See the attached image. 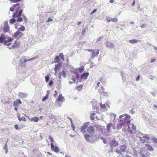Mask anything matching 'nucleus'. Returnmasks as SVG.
I'll list each match as a JSON object with an SVG mask.
<instances>
[{"instance_id":"obj_17","label":"nucleus","mask_w":157,"mask_h":157,"mask_svg":"<svg viewBox=\"0 0 157 157\" xmlns=\"http://www.w3.org/2000/svg\"><path fill=\"white\" fill-rule=\"evenodd\" d=\"M18 95L20 98H23L26 97L28 95V94L22 92H20L18 93Z\"/></svg>"},{"instance_id":"obj_63","label":"nucleus","mask_w":157,"mask_h":157,"mask_svg":"<svg viewBox=\"0 0 157 157\" xmlns=\"http://www.w3.org/2000/svg\"><path fill=\"white\" fill-rule=\"evenodd\" d=\"M23 19H24V20L25 21H26L27 20V18H26V17L25 16H24L23 17Z\"/></svg>"},{"instance_id":"obj_7","label":"nucleus","mask_w":157,"mask_h":157,"mask_svg":"<svg viewBox=\"0 0 157 157\" xmlns=\"http://www.w3.org/2000/svg\"><path fill=\"white\" fill-rule=\"evenodd\" d=\"M90 123L89 122H87L85 123L82 125L81 127V131L82 132L84 133L86 132L85 130L86 129L89 125V124Z\"/></svg>"},{"instance_id":"obj_25","label":"nucleus","mask_w":157,"mask_h":157,"mask_svg":"<svg viewBox=\"0 0 157 157\" xmlns=\"http://www.w3.org/2000/svg\"><path fill=\"white\" fill-rule=\"evenodd\" d=\"M19 5L20 4L18 3L12 6L10 8V10L12 12L13 11L15 8L16 7L19 6Z\"/></svg>"},{"instance_id":"obj_3","label":"nucleus","mask_w":157,"mask_h":157,"mask_svg":"<svg viewBox=\"0 0 157 157\" xmlns=\"http://www.w3.org/2000/svg\"><path fill=\"white\" fill-rule=\"evenodd\" d=\"M142 137L140 138L139 141L142 143H144L147 142V141L150 140L149 135L147 134H142Z\"/></svg>"},{"instance_id":"obj_60","label":"nucleus","mask_w":157,"mask_h":157,"mask_svg":"<svg viewBox=\"0 0 157 157\" xmlns=\"http://www.w3.org/2000/svg\"><path fill=\"white\" fill-rule=\"evenodd\" d=\"M94 127H99V128H100L101 127V125H98V124H95V125H94Z\"/></svg>"},{"instance_id":"obj_16","label":"nucleus","mask_w":157,"mask_h":157,"mask_svg":"<svg viewBox=\"0 0 157 157\" xmlns=\"http://www.w3.org/2000/svg\"><path fill=\"white\" fill-rule=\"evenodd\" d=\"M89 75V74L88 72L84 73L81 75V78L82 79L86 80Z\"/></svg>"},{"instance_id":"obj_6","label":"nucleus","mask_w":157,"mask_h":157,"mask_svg":"<svg viewBox=\"0 0 157 157\" xmlns=\"http://www.w3.org/2000/svg\"><path fill=\"white\" fill-rule=\"evenodd\" d=\"M90 123L89 122H87L85 123L82 125L81 127V131L82 132L84 133L86 132L85 130L86 129L89 125V124Z\"/></svg>"},{"instance_id":"obj_31","label":"nucleus","mask_w":157,"mask_h":157,"mask_svg":"<svg viewBox=\"0 0 157 157\" xmlns=\"http://www.w3.org/2000/svg\"><path fill=\"white\" fill-rule=\"evenodd\" d=\"M10 30V28L9 26H4L3 28V30L5 32H8Z\"/></svg>"},{"instance_id":"obj_29","label":"nucleus","mask_w":157,"mask_h":157,"mask_svg":"<svg viewBox=\"0 0 157 157\" xmlns=\"http://www.w3.org/2000/svg\"><path fill=\"white\" fill-rule=\"evenodd\" d=\"M138 40L135 39L129 40V42L131 44H135L138 43Z\"/></svg>"},{"instance_id":"obj_56","label":"nucleus","mask_w":157,"mask_h":157,"mask_svg":"<svg viewBox=\"0 0 157 157\" xmlns=\"http://www.w3.org/2000/svg\"><path fill=\"white\" fill-rule=\"evenodd\" d=\"M53 84V82L52 81V80H51L50 82H49V85L50 86H51Z\"/></svg>"},{"instance_id":"obj_43","label":"nucleus","mask_w":157,"mask_h":157,"mask_svg":"<svg viewBox=\"0 0 157 157\" xmlns=\"http://www.w3.org/2000/svg\"><path fill=\"white\" fill-rule=\"evenodd\" d=\"M111 20L113 22H117L118 21V19L117 18H112L111 19Z\"/></svg>"},{"instance_id":"obj_58","label":"nucleus","mask_w":157,"mask_h":157,"mask_svg":"<svg viewBox=\"0 0 157 157\" xmlns=\"http://www.w3.org/2000/svg\"><path fill=\"white\" fill-rule=\"evenodd\" d=\"M155 60L156 59H154V58L151 59V63H152L154 62V61H155Z\"/></svg>"},{"instance_id":"obj_38","label":"nucleus","mask_w":157,"mask_h":157,"mask_svg":"<svg viewBox=\"0 0 157 157\" xmlns=\"http://www.w3.org/2000/svg\"><path fill=\"white\" fill-rule=\"evenodd\" d=\"M115 151L118 154H122V151L121 150L116 149L115 150Z\"/></svg>"},{"instance_id":"obj_44","label":"nucleus","mask_w":157,"mask_h":157,"mask_svg":"<svg viewBox=\"0 0 157 157\" xmlns=\"http://www.w3.org/2000/svg\"><path fill=\"white\" fill-rule=\"evenodd\" d=\"M86 32V29L85 28H84L82 29V35H84L85 33Z\"/></svg>"},{"instance_id":"obj_18","label":"nucleus","mask_w":157,"mask_h":157,"mask_svg":"<svg viewBox=\"0 0 157 157\" xmlns=\"http://www.w3.org/2000/svg\"><path fill=\"white\" fill-rule=\"evenodd\" d=\"M100 82H98L97 84V86L96 87V88H98L99 87V85L100 83H101L102 85H104V83H105L104 81V79L103 78V77H101L99 79Z\"/></svg>"},{"instance_id":"obj_49","label":"nucleus","mask_w":157,"mask_h":157,"mask_svg":"<svg viewBox=\"0 0 157 157\" xmlns=\"http://www.w3.org/2000/svg\"><path fill=\"white\" fill-rule=\"evenodd\" d=\"M14 127L17 130H19L20 129L19 128L18 125L17 124L14 125Z\"/></svg>"},{"instance_id":"obj_62","label":"nucleus","mask_w":157,"mask_h":157,"mask_svg":"<svg viewBox=\"0 0 157 157\" xmlns=\"http://www.w3.org/2000/svg\"><path fill=\"white\" fill-rule=\"evenodd\" d=\"M145 24H142L140 26V27L142 28H144L145 27Z\"/></svg>"},{"instance_id":"obj_35","label":"nucleus","mask_w":157,"mask_h":157,"mask_svg":"<svg viewBox=\"0 0 157 157\" xmlns=\"http://www.w3.org/2000/svg\"><path fill=\"white\" fill-rule=\"evenodd\" d=\"M59 56L61 59L63 61H64V56L62 53H60L59 54Z\"/></svg>"},{"instance_id":"obj_23","label":"nucleus","mask_w":157,"mask_h":157,"mask_svg":"<svg viewBox=\"0 0 157 157\" xmlns=\"http://www.w3.org/2000/svg\"><path fill=\"white\" fill-rule=\"evenodd\" d=\"M39 120V118L37 117H33L30 119V121L32 122H38Z\"/></svg>"},{"instance_id":"obj_15","label":"nucleus","mask_w":157,"mask_h":157,"mask_svg":"<svg viewBox=\"0 0 157 157\" xmlns=\"http://www.w3.org/2000/svg\"><path fill=\"white\" fill-rule=\"evenodd\" d=\"M105 89L102 86H101L100 88L99 89L98 91L100 93L101 95H106L107 94V92L104 91Z\"/></svg>"},{"instance_id":"obj_20","label":"nucleus","mask_w":157,"mask_h":157,"mask_svg":"<svg viewBox=\"0 0 157 157\" xmlns=\"http://www.w3.org/2000/svg\"><path fill=\"white\" fill-rule=\"evenodd\" d=\"M6 37L4 34L3 33L1 34L0 36V43L3 44L4 42V40H5Z\"/></svg>"},{"instance_id":"obj_5","label":"nucleus","mask_w":157,"mask_h":157,"mask_svg":"<svg viewBox=\"0 0 157 157\" xmlns=\"http://www.w3.org/2000/svg\"><path fill=\"white\" fill-rule=\"evenodd\" d=\"M13 39L10 37L6 38V37L5 40H4L3 44L7 46L10 45L12 42Z\"/></svg>"},{"instance_id":"obj_1","label":"nucleus","mask_w":157,"mask_h":157,"mask_svg":"<svg viewBox=\"0 0 157 157\" xmlns=\"http://www.w3.org/2000/svg\"><path fill=\"white\" fill-rule=\"evenodd\" d=\"M120 118H121L120 121L121 122L122 121L123 122L121 123L117 126V128H121L122 127V126L123 125L125 122H127V123H130V119L131 118V117L128 114H125L121 115L120 116Z\"/></svg>"},{"instance_id":"obj_8","label":"nucleus","mask_w":157,"mask_h":157,"mask_svg":"<svg viewBox=\"0 0 157 157\" xmlns=\"http://www.w3.org/2000/svg\"><path fill=\"white\" fill-rule=\"evenodd\" d=\"M23 35V34L21 32L19 31H17L14 33L13 36L16 38L19 39Z\"/></svg>"},{"instance_id":"obj_28","label":"nucleus","mask_w":157,"mask_h":157,"mask_svg":"<svg viewBox=\"0 0 157 157\" xmlns=\"http://www.w3.org/2000/svg\"><path fill=\"white\" fill-rule=\"evenodd\" d=\"M96 113H92L90 115V119L91 120H94L95 119V115Z\"/></svg>"},{"instance_id":"obj_57","label":"nucleus","mask_w":157,"mask_h":157,"mask_svg":"<svg viewBox=\"0 0 157 157\" xmlns=\"http://www.w3.org/2000/svg\"><path fill=\"white\" fill-rule=\"evenodd\" d=\"M102 36H101L99 37L97 40V41H100L102 38Z\"/></svg>"},{"instance_id":"obj_52","label":"nucleus","mask_w":157,"mask_h":157,"mask_svg":"<svg viewBox=\"0 0 157 157\" xmlns=\"http://www.w3.org/2000/svg\"><path fill=\"white\" fill-rule=\"evenodd\" d=\"M55 93L54 94V96L55 97H56L58 95V92L56 90L55 91Z\"/></svg>"},{"instance_id":"obj_10","label":"nucleus","mask_w":157,"mask_h":157,"mask_svg":"<svg viewBox=\"0 0 157 157\" xmlns=\"http://www.w3.org/2000/svg\"><path fill=\"white\" fill-rule=\"evenodd\" d=\"M111 147H113L117 146L118 145V142L115 139L111 140L109 143Z\"/></svg>"},{"instance_id":"obj_32","label":"nucleus","mask_w":157,"mask_h":157,"mask_svg":"<svg viewBox=\"0 0 157 157\" xmlns=\"http://www.w3.org/2000/svg\"><path fill=\"white\" fill-rule=\"evenodd\" d=\"M54 62L55 63H58L59 62L60 59L59 57L58 56H56L54 58Z\"/></svg>"},{"instance_id":"obj_40","label":"nucleus","mask_w":157,"mask_h":157,"mask_svg":"<svg viewBox=\"0 0 157 157\" xmlns=\"http://www.w3.org/2000/svg\"><path fill=\"white\" fill-rule=\"evenodd\" d=\"M45 81L46 82H47L49 81L50 78V77L49 75H47L45 77Z\"/></svg>"},{"instance_id":"obj_11","label":"nucleus","mask_w":157,"mask_h":157,"mask_svg":"<svg viewBox=\"0 0 157 157\" xmlns=\"http://www.w3.org/2000/svg\"><path fill=\"white\" fill-rule=\"evenodd\" d=\"M99 50H93L91 52V58H94L98 56Z\"/></svg>"},{"instance_id":"obj_26","label":"nucleus","mask_w":157,"mask_h":157,"mask_svg":"<svg viewBox=\"0 0 157 157\" xmlns=\"http://www.w3.org/2000/svg\"><path fill=\"white\" fill-rule=\"evenodd\" d=\"M64 97L62 96V94H60L58 97L57 100L58 101H62L64 99Z\"/></svg>"},{"instance_id":"obj_9","label":"nucleus","mask_w":157,"mask_h":157,"mask_svg":"<svg viewBox=\"0 0 157 157\" xmlns=\"http://www.w3.org/2000/svg\"><path fill=\"white\" fill-rule=\"evenodd\" d=\"M51 147L52 151H54L56 153H58L59 152V147L56 146H54L53 144H51Z\"/></svg>"},{"instance_id":"obj_19","label":"nucleus","mask_w":157,"mask_h":157,"mask_svg":"<svg viewBox=\"0 0 157 157\" xmlns=\"http://www.w3.org/2000/svg\"><path fill=\"white\" fill-rule=\"evenodd\" d=\"M120 150L122 152H126L127 146L125 145H122L120 146Z\"/></svg>"},{"instance_id":"obj_12","label":"nucleus","mask_w":157,"mask_h":157,"mask_svg":"<svg viewBox=\"0 0 157 157\" xmlns=\"http://www.w3.org/2000/svg\"><path fill=\"white\" fill-rule=\"evenodd\" d=\"M72 79L73 81L75 82L76 79L78 78L79 75L77 72H72Z\"/></svg>"},{"instance_id":"obj_14","label":"nucleus","mask_w":157,"mask_h":157,"mask_svg":"<svg viewBox=\"0 0 157 157\" xmlns=\"http://www.w3.org/2000/svg\"><path fill=\"white\" fill-rule=\"evenodd\" d=\"M87 132L90 134H94L95 132V129L93 127L90 126L88 127Z\"/></svg>"},{"instance_id":"obj_4","label":"nucleus","mask_w":157,"mask_h":157,"mask_svg":"<svg viewBox=\"0 0 157 157\" xmlns=\"http://www.w3.org/2000/svg\"><path fill=\"white\" fill-rule=\"evenodd\" d=\"M136 127L134 125L132 124H130L128 126V131L131 134H134L136 132Z\"/></svg>"},{"instance_id":"obj_45","label":"nucleus","mask_w":157,"mask_h":157,"mask_svg":"<svg viewBox=\"0 0 157 157\" xmlns=\"http://www.w3.org/2000/svg\"><path fill=\"white\" fill-rule=\"evenodd\" d=\"M100 106L101 107L102 109H105L106 108L105 105L104 104H102L101 103H100Z\"/></svg>"},{"instance_id":"obj_53","label":"nucleus","mask_w":157,"mask_h":157,"mask_svg":"<svg viewBox=\"0 0 157 157\" xmlns=\"http://www.w3.org/2000/svg\"><path fill=\"white\" fill-rule=\"evenodd\" d=\"M8 22L7 21H5L4 24V26H8Z\"/></svg>"},{"instance_id":"obj_34","label":"nucleus","mask_w":157,"mask_h":157,"mask_svg":"<svg viewBox=\"0 0 157 157\" xmlns=\"http://www.w3.org/2000/svg\"><path fill=\"white\" fill-rule=\"evenodd\" d=\"M20 116L19 115L17 117H18V119L19 121H26L25 118L24 117H22L21 118L20 117Z\"/></svg>"},{"instance_id":"obj_2","label":"nucleus","mask_w":157,"mask_h":157,"mask_svg":"<svg viewBox=\"0 0 157 157\" xmlns=\"http://www.w3.org/2000/svg\"><path fill=\"white\" fill-rule=\"evenodd\" d=\"M20 8L19 7H18L15 13L13 14L12 15L13 18L10 19L9 21L10 24H12L16 22V20L15 19V17L18 18L21 15L23 10L22 9H21L18 12V10L20 9Z\"/></svg>"},{"instance_id":"obj_21","label":"nucleus","mask_w":157,"mask_h":157,"mask_svg":"<svg viewBox=\"0 0 157 157\" xmlns=\"http://www.w3.org/2000/svg\"><path fill=\"white\" fill-rule=\"evenodd\" d=\"M145 145L147 148L148 150L150 151H153L154 150V149L153 148L150 144H145Z\"/></svg>"},{"instance_id":"obj_55","label":"nucleus","mask_w":157,"mask_h":157,"mask_svg":"<svg viewBox=\"0 0 157 157\" xmlns=\"http://www.w3.org/2000/svg\"><path fill=\"white\" fill-rule=\"evenodd\" d=\"M97 11V9H94L90 13V15H92L94 13H95Z\"/></svg>"},{"instance_id":"obj_54","label":"nucleus","mask_w":157,"mask_h":157,"mask_svg":"<svg viewBox=\"0 0 157 157\" xmlns=\"http://www.w3.org/2000/svg\"><path fill=\"white\" fill-rule=\"evenodd\" d=\"M52 21L53 20L51 18L49 17L48 18V19L47 20L46 22H48L50 21Z\"/></svg>"},{"instance_id":"obj_41","label":"nucleus","mask_w":157,"mask_h":157,"mask_svg":"<svg viewBox=\"0 0 157 157\" xmlns=\"http://www.w3.org/2000/svg\"><path fill=\"white\" fill-rule=\"evenodd\" d=\"M49 139L51 142V143L53 144L54 142V140L53 139L51 136H49Z\"/></svg>"},{"instance_id":"obj_39","label":"nucleus","mask_w":157,"mask_h":157,"mask_svg":"<svg viewBox=\"0 0 157 157\" xmlns=\"http://www.w3.org/2000/svg\"><path fill=\"white\" fill-rule=\"evenodd\" d=\"M48 97V93L47 95L43 98L42 99V101H45L46 99H47Z\"/></svg>"},{"instance_id":"obj_42","label":"nucleus","mask_w":157,"mask_h":157,"mask_svg":"<svg viewBox=\"0 0 157 157\" xmlns=\"http://www.w3.org/2000/svg\"><path fill=\"white\" fill-rule=\"evenodd\" d=\"M84 68L83 67H81L79 68L78 69L79 72L80 73L84 71Z\"/></svg>"},{"instance_id":"obj_36","label":"nucleus","mask_w":157,"mask_h":157,"mask_svg":"<svg viewBox=\"0 0 157 157\" xmlns=\"http://www.w3.org/2000/svg\"><path fill=\"white\" fill-rule=\"evenodd\" d=\"M112 125V124L111 123L107 124V128L108 131H109L110 127Z\"/></svg>"},{"instance_id":"obj_46","label":"nucleus","mask_w":157,"mask_h":157,"mask_svg":"<svg viewBox=\"0 0 157 157\" xmlns=\"http://www.w3.org/2000/svg\"><path fill=\"white\" fill-rule=\"evenodd\" d=\"M18 18L17 19V21L18 22H21L23 20V19L22 17H18Z\"/></svg>"},{"instance_id":"obj_33","label":"nucleus","mask_w":157,"mask_h":157,"mask_svg":"<svg viewBox=\"0 0 157 157\" xmlns=\"http://www.w3.org/2000/svg\"><path fill=\"white\" fill-rule=\"evenodd\" d=\"M83 87V86L82 85H80L77 86L76 88V89L78 91H81Z\"/></svg>"},{"instance_id":"obj_30","label":"nucleus","mask_w":157,"mask_h":157,"mask_svg":"<svg viewBox=\"0 0 157 157\" xmlns=\"http://www.w3.org/2000/svg\"><path fill=\"white\" fill-rule=\"evenodd\" d=\"M152 141L154 144H157V138L155 137H153L152 138Z\"/></svg>"},{"instance_id":"obj_50","label":"nucleus","mask_w":157,"mask_h":157,"mask_svg":"<svg viewBox=\"0 0 157 157\" xmlns=\"http://www.w3.org/2000/svg\"><path fill=\"white\" fill-rule=\"evenodd\" d=\"M18 104L16 101L13 102V105L15 106V107L17 106Z\"/></svg>"},{"instance_id":"obj_64","label":"nucleus","mask_w":157,"mask_h":157,"mask_svg":"<svg viewBox=\"0 0 157 157\" xmlns=\"http://www.w3.org/2000/svg\"><path fill=\"white\" fill-rule=\"evenodd\" d=\"M140 78V75H138L136 78V80L137 81H138L139 80Z\"/></svg>"},{"instance_id":"obj_37","label":"nucleus","mask_w":157,"mask_h":157,"mask_svg":"<svg viewBox=\"0 0 157 157\" xmlns=\"http://www.w3.org/2000/svg\"><path fill=\"white\" fill-rule=\"evenodd\" d=\"M19 30L22 31H24L25 30V28L24 26L21 25L19 29Z\"/></svg>"},{"instance_id":"obj_59","label":"nucleus","mask_w":157,"mask_h":157,"mask_svg":"<svg viewBox=\"0 0 157 157\" xmlns=\"http://www.w3.org/2000/svg\"><path fill=\"white\" fill-rule=\"evenodd\" d=\"M35 58H31L28 60H25L24 61L25 62H27V61H31V60H32L33 59H35Z\"/></svg>"},{"instance_id":"obj_13","label":"nucleus","mask_w":157,"mask_h":157,"mask_svg":"<svg viewBox=\"0 0 157 157\" xmlns=\"http://www.w3.org/2000/svg\"><path fill=\"white\" fill-rule=\"evenodd\" d=\"M105 45L109 49H112L114 47L113 44L110 41H107L105 43Z\"/></svg>"},{"instance_id":"obj_61","label":"nucleus","mask_w":157,"mask_h":157,"mask_svg":"<svg viewBox=\"0 0 157 157\" xmlns=\"http://www.w3.org/2000/svg\"><path fill=\"white\" fill-rule=\"evenodd\" d=\"M25 127V126L21 124V125H20V126L19 127V128L21 129V128H23V127Z\"/></svg>"},{"instance_id":"obj_24","label":"nucleus","mask_w":157,"mask_h":157,"mask_svg":"<svg viewBox=\"0 0 157 157\" xmlns=\"http://www.w3.org/2000/svg\"><path fill=\"white\" fill-rule=\"evenodd\" d=\"M19 46V43L17 42V41H16L14 42L13 45L12 46V47L10 48V49L11 48H17Z\"/></svg>"},{"instance_id":"obj_51","label":"nucleus","mask_w":157,"mask_h":157,"mask_svg":"<svg viewBox=\"0 0 157 157\" xmlns=\"http://www.w3.org/2000/svg\"><path fill=\"white\" fill-rule=\"evenodd\" d=\"M106 20L107 22H109L111 21V18H110L109 17H107L106 18Z\"/></svg>"},{"instance_id":"obj_48","label":"nucleus","mask_w":157,"mask_h":157,"mask_svg":"<svg viewBox=\"0 0 157 157\" xmlns=\"http://www.w3.org/2000/svg\"><path fill=\"white\" fill-rule=\"evenodd\" d=\"M18 104H21L22 103V102L21 100L20 99H17L16 101Z\"/></svg>"},{"instance_id":"obj_27","label":"nucleus","mask_w":157,"mask_h":157,"mask_svg":"<svg viewBox=\"0 0 157 157\" xmlns=\"http://www.w3.org/2000/svg\"><path fill=\"white\" fill-rule=\"evenodd\" d=\"M61 66V64L60 63H58L57 64L55 65V71L56 72V73L57 70L60 68V67Z\"/></svg>"},{"instance_id":"obj_47","label":"nucleus","mask_w":157,"mask_h":157,"mask_svg":"<svg viewBox=\"0 0 157 157\" xmlns=\"http://www.w3.org/2000/svg\"><path fill=\"white\" fill-rule=\"evenodd\" d=\"M49 118L52 119H55L56 120V119L55 118V116L54 115H51L50 116H49Z\"/></svg>"},{"instance_id":"obj_22","label":"nucleus","mask_w":157,"mask_h":157,"mask_svg":"<svg viewBox=\"0 0 157 157\" xmlns=\"http://www.w3.org/2000/svg\"><path fill=\"white\" fill-rule=\"evenodd\" d=\"M85 139L86 140L88 141H90L91 140V137L90 136V135L88 134H86L84 135Z\"/></svg>"}]
</instances>
